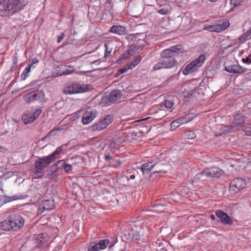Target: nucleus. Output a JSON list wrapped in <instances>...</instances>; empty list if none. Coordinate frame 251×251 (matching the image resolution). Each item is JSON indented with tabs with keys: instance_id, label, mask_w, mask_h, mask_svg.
I'll use <instances>...</instances> for the list:
<instances>
[{
	"instance_id": "f8f14e48",
	"label": "nucleus",
	"mask_w": 251,
	"mask_h": 251,
	"mask_svg": "<svg viewBox=\"0 0 251 251\" xmlns=\"http://www.w3.org/2000/svg\"><path fill=\"white\" fill-rule=\"evenodd\" d=\"M54 207V202L53 199L44 200L39 205L38 215L42 214L45 211H49Z\"/></svg>"
},
{
	"instance_id": "9b49d317",
	"label": "nucleus",
	"mask_w": 251,
	"mask_h": 251,
	"mask_svg": "<svg viewBox=\"0 0 251 251\" xmlns=\"http://www.w3.org/2000/svg\"><path fill=\"white\" fill-rule=\"evenodd\" d=\"M223 171L217 167H210L205 169L202 174L208 177H219L223 174Z\"/></svg>"
},
{
	"instance_id": "37998d69",
	"label": "nucleus",
	"mask_w": 251,
	"mask_h": 251,
	"mask_svg": "<svg viewBox=\"0 0 251 251\" xmlns=\"http://www.w3.org/2000/svg\"><path fill=\"white\" fill-rule=\"evenodd\" d=\"M54 74H56L58 76L61 75H63V71L61 70V68L57 67L55 69Z\"/></svg>"
},
{
	"instance_id": "72a5a7b5",
	"label": "nucleus",
	"mask_w": 251,
	"mask_h": 251,
	"mask_svg": "<svg viewBox=\"0 0 251 251\" xmlns=\"http://www.w3.org/2000/svg\"><path fill=\"white\" fill-rule=\"evenodd\" d=\"M236 130H237V128L235 127L233 123L230 126H225L223 129V131L226 133L231 132Z\"/></svg>"
},
{
	"instance_id": "393cba45",
	"label": "nucleus",
	"mask_w": 251,
	"mask_h": 251,
	"mask_svg": "<svg viewBox=\"0 0 251 251\" xmlns=\"http://www.w3.org/2000/svg\"><path fill=\"white\" fill-rule=\"evenodd\" d=\"M250 39H251V27L248 30L247 32L240 36L238 38V40L239 42L243 43Z\"/></svg>"
},
{
	"instance_id": "7c9ffc66",
	"label": "nucleus",
	"mask_w": 251,
	"mask_h": 251,
	"mask_svg": "<svg viewBox=\"0 0 251 251\" xmlns=\"http://www.w3.org/2000/svg\"><path fill=\"white\" fill-rule=\"evenodd\" d=\"M24 100L27 103H30L35 101L33 97H32L31 92L25 95L24 96Z\"/></svg>"
},
{
	"instance_id": "a211bd4d",
	"label": "nucleus",
	"mask_w": 251,
	"mask_h": 251,
	"mask_svg": "<svg viewBox=\"0 0 251 251\" xmlns=\"http://www.w3.org/2000/svg\"><path fill=\"white\" fill-rule=\"evenodd\" d=\"M47 239L48 237L43 233H41L36 235L35 238L36 246H37L38 248H40L43 245H48Z\"/></svg>"
},
{
	"instance_id": "a878e982",
	"label": "nucleus",
	"mask_w": 251,
	"mask_h": 251,
	"mask_svg": "<svg viewBox=\"0 0 251 251\" xmlns=\"http://www.w3.org/2000/svg\"><path fill=\"white\" fill-rule=\"evenodd\" d=\"M216 25L218 32H221L227 29L229 27L230 23L228 20H225L221 24Z\"/></svg>"
},
{
	"instance_id": "b1692460",
	"label": "nucleus",
	"mask_w": 251,
	"mask_h": 251,
	"mask_svg": "<svg viewBox=\"0 0 251 251\" xmlns=\"http://www.w3.org/2000/svg\"><path fill=\"white\" fill-rule=\"evenodd\" d=\"M114 43V41H108L105 43L104 47L105 48V50L104 56L105 57L108 56L112 52Z\"/></svg>"
},
{
	"instance_id": "f704fd0d",
	"label": "nucleus",
	"mask_w": 251,
	"mask_h": 251,
	"mask_svg": "<svg viewBox=\"0 0 251 251\" xmlns=\"http://www.w3.org/2000/svg\"><path fill=\"white\" fill-rule=\"evenodd\" d=\"M30 65H29L28 67H26L25 69L24 70V72L21 75V79L23 80H25L26 78L27 75L29 73V72L30 71Z\"/></svg>"
},
{
	"instance_id": "c85d7f7f",
	"label": "nucleus",
	"mask_w": 251,
	"mask_h": 251,
	"mask_svg": "<svg viewBox=\"0 0 251 251\" xmlns=\"http://www.w3.org/2000/svg\"><path fill=\"white\" fill-rule=\"evenodd\" d=\"M144 48L143 44L140 45H132L130 46V50L134 52L139 53L142 51Z\"/></svg>"
},
{
	"instance_id": "c9c22d12",
	"label": "nucleus",
	"mask_w": 251,
	"mask_h": 251,
	"mask_svg": "<svg viewBox=\"0 0 251 251\" xmlns=\"http://www.w3.org/2000/svg\"><path fill=\"white\" fill-rule=\"evenodd\" d=\"M205 30H206L210 32H218V30L217 28V25H207L204 27L203 28Z\"/></svg>"
},
{
	"instance_id": "1a4fd4ad",
	"label": "nucleus",
	"mask_w": 251,
	"mask_h": 251,
	"mask_svg": "<svg viewBox=\"0 0 251 251\" xmlns=\"http://www.w3.org/2000/svg\"><path fill=\"white\" fill-rule=\"evenodd\" d=\"M87 91V87L85 85H81L78 83H74L72 85L65 87L64 93L67 94H73L80 93Z\"/></svg>"
},
{
	"instance_id": "aec40b11",
	"label": "nucleus",
	"mask_w": 251,
	"mask_h": 251,
	"mask_svg": "<svg viewBox=\"0 0 251 251\" xmlns=\"http://www.w3.org/2000/svg\"><path fill=\"white\" fill-rule=\"evenodd\" d=\"M32 97H33L34 100H40L42 102L46 101L45 95L42 90H38L37 91H33L31 92Z\"/></svg>"
},
{
	"instance_id": "5fc2aeb1",
	"label": "nucleus",
	"mask_w": 251,
	"mask_h": 251,
	"mask_svg": "<svg viewBox=\"0 0 251 251\" xmlns=\"http://www.w3.org/2000/svg\"><path fill=\"white\" fill-rule=\"evenodd\" d=\"M135 177V176L133 175H130L129 176V179H134Z\"/></svg>"
},
{
	"instance_id": "f03ea898",
	"label": "nucleus",
	"mask_w": 251,
	"mask_h": 251,
	"mask_svg": "<svg viewBox=\"0 0 251 251\" xmlns=\"http://www.w3.org/2000/svg\"><path fill=\"white\" fill-rule=\"evenodd\" d=\"M61 150L62 146H60L51 154L38 158L35 162V174L42 175L44 172V169L47 168L50 163L57 158Z\"/></svg>"
},
{
	"instance_id": "ea45409f",
	"label": "nucleus",
	"mask_w": 251,
	"mask_h": 251,
	"mask_svg": "<svg viewBox=\"0 0 251 251\" xmlns=\"http://www.w3.org/2000/svg\"><path fill=\"white\" fill-rule=\"evenodd\" d=\"M244 0H230V3L231 5H233L234 7L239 6L242 2Z\"/></svg>"
},
{
	"instance_id": "20e7f679",
	"label": "nucleus",
	"mask_w": 251,
	"mask_h": 251,
	"mask_svg": "<svg viewBox=\"0 0 251 251\" xmlns=\"http://www.w3.org/2000/svg\"><path fill=\"white\" fill-rule=\"evenodd\" d=\"M21 4V0H0V12L3 16H11L18 10Z\"/></svg>"
},
{
	"instance_id": "5701e85b",
	"label": "nucleus",
	"mask_w": 251,
	"mask_h": 251,
	"mask_svg": "<svg viewBox=\"0 0 251 251\" xmlns=\"http://www.w3.org/2000/svg\"><path fill=\"white\" fill-rule=\"evenodd\" d=\"M51 171L56 174H61L63 171V160H59L57 164L51 166Z\"/></svg>"
},
{
	"instance_id": "a19ab883",
	"label": "nucleus",
	"mask_w": 251,
	"mask_h": 251,
	"mask_svg": "<svg viewBox=\"0 0 251 251\" xmlns=\"http://www.w3.org/2000/svg\"><path fill=\"white\" fill-rule=\"evenodd\" d=\"M164 104L166 108L170 109L173 106L174 103L172 100H166L164 101Z\"/></svg>"
},
{
	"instance_id": "473e14b6",
	"label": "nucleus",
	"mask_w": 251,
	"mask_h": 251,
	"mask_svg": "<svg viewBox=\"0 0 251 251\" xmlns=\"http://www.w3.org/2000/svg\"><path fill=\"white\" fill-rule=\"evenodd\" d=\"M75 71V69L73 67L71 66H67L64 65V75H69Z\"/></svg>"
},
{
	"instance_id": "680f3d73",
	"label": "nucleus",
	"mask_w": 251,
	"mask_h": 251,
	"mask_svg": "<svg viewBox=\"0 0 251 251\" xmlns=\"http://www.w3.org/2000/svg\"><path fill=\"white\" fill-rule=\"evenodd\" d=\"M54 132V129H53V130H52L50 132H51V133H53Z\"/></svg>"
},
{
	"instance_id": "6e6552de",
	"label": "nucleus",
	"mask_w": 251,
	"mask_h": 251,
	"mask_svg": "<svg viewBox=\"0 0 251 251\" xmlns=\"http://www.w3.org/2000/svg\"><path fill=\"white\" fill-rule=\"evenodd\" d=\"M246 184L245 181L242 178H234L230 183L229 191L231 194H235L243 188Z\"/></svg>"
},
{
	"instance_id": "6e6d98bb",
	"label": "nucleus",
	"mask_w": 251,
	"mask_h": 251,
	"mask_svg": "<svg viewBox=\"0 0 251 251\" xmlns=\"http://www.w3.org/2000/svg\"><path fill=\"white\" fill-rule=\"evenodd\" d=\"M210 218H211V219H212V220H215V216H214V215H213V214H212V215H211V216H210Z\"/></svg>"
},
{
	"instance_id": "79ce46f5",
	"label": "nucleus",
	"mask_w": 251,
	"mask_h": 251,
	"mask_svg": "<svg viewBox=\"0 0 251 251\" xmlns=\"http://www.w3.org/2000/svg\"><path fill=\"white\" fill-rule=\"evenodd\" d=\"M156 1V0H143V2L145 5L148 6H153Z\"/></svg>"
},
{
	"instance_id": "4be33fe9",
	"label": "nucleus",
	"mask_w": 251,
	"mask_h": 251,
	"mask_svg": "<svg viewBox=\"0 0 251 251\" xmlns=\"http://www.w3.org/2000/svg\"><path fill=\"white\" fill-rule=\"evenodd\" d=\"M125 27L121 25H114L112 26L110 29L109 32L118 35H122L125 33Z\"/></svg>"
},
{
	"instance_id": "39448f33",
	"label": "nucleus",
	"mask_w": 251,
	"mask_h": 251,
	"mask_svg": "<svg viewBox=\"0 0 251 251\" xmlns=\"http://www.w3.org/2000/svg\"><path fill=\"white\" fill-rule=\"evenodd\" d=\"M114 116L112 114H106L100 118L99 120L90 126L92 131H101L106 129L114 121Z\"/></svg>"
},
{
	"instance_id": "dca6fc26",
	"label": "nucleus",
	"mask_w": 251,
	"mask_h": 251,
	"mask_svg": "<svg viewBox=\"0 0 251 251\" xmlns=\"http://www.w3.org/2000/svg\"><path fill=\"white\" fill-rule=\"evenodd\" d=\"M225 70L230 73H242L247 71V69L238 65H233L226 67Z\"/></svg>"
},
{
	"instance_id": "052dcab7",
	"label": "nucleus",
	"mask_w": 251,
	"mask_h": 251,
	"mask_svg": "<svg viewBox=\"0 0 251 251\" xmlns=\"http://www.w3.org/2000/svg\"><path fill=\"white\" fill-rule=\"evenodd\" d=\"M211 2H215L217 0H209Z\"/></svg>"
},
{
	"instance_id": "0eeeda50",
	"label": "nucleus",
	"mask_w": 251,
	"mask_h": 251,
	"mask_svg": "<svg viewBox=\"0 0 251 251\" xmlns=\"http://www.w3.org/2000/svg\"><path fill=\"white\" fill-rule=\"evenodd\" d=\"M42 112L40 108H32L23 115L22 120L26 125L32 123L41 115Z\"/></svg>"
},
{
	"instance_id": "7ed1b4c3",
	"label": "nucleus",
	"mask_w": 251,
	"mask_h": 251,
	"mask_svg": "<svg viewBox=\"0 0 251 251\" xmlns=\"http://www.w3.org/2000/svg\"><path fill=\"white\" fill-rule=\"evenodd\" d=\"M171 52L163 50L161 53V57L158 62L153 67L154 70L162 69L172 68L175 67L177 62L173 55H171Z\"/></svg>"
},
{
	"instance_id": "864d4df0",
	"label": "nucleus",
	"mask_w": 251,
	"mask_h": 251,
	"mask_svg": "<svg viewBox=\"0 0 251 251\" xmlns=\"http://www.w3.org/2000/svg\"><path fill=\"white\" fill-rule=\"evenodd\" d=\"M13 61H14V64H17V61H18V58L16 56L14 58Z\"/></svg>"
},
{
	"instance_id": "09e8293b",
	"label": "nucleus",
	"mask_w": 251,
	"mask_h": 251,
	"mask_svg": "<svg viewBox=\"0 0 251 251\" xmlns=\"http://www.w3.org/2000/svg\"><path fill=\"white\" fill-rule=\"evenodd\" d=\"M195 91L191 90L189 91L186 96H185V98H190L194 94Z\"/></svg>"
},
{
	"instance_id": "603ef678",
	"label": "nucleus",
	"mask_w": 251,
	"mask_h": 251,
	"mask_svg": "<svg viewBox=\"0 0 251 251\" xmlns=\"http://www.w3.org/2000/svg\"><path fill=\"white\" fill-rule=\"evenodd\" d=\"M105 159L106 160L111 159L112 157L109 155V154H106L105 156Z\"/></svg>"
},
{
	"instance_id": "8fccbe9b",
	"label": "nucleus",
	"mask_w": 251,
	"mask_h": 251,
	"mask_svg": "<svg viewBox=\"0 0 251 251\" xmlns=\"http://www.w3.org/2000/svg\"><path fill=\"white\" fill-rule=\"evenodd\" d=\"M39 62V60L36 58H34L32 60V62H31V64L30 65V66L31 65H33V64H36V63H38Z\"/></svg>"
},
{
	"instance_id": "423d86ee",
	"label": "nucleus",
	"mask_w": 251,
	"mask_h": 251,
	"mask_svg": "<svg viewBox=\"0 0 251 251\" xmlns=\"http://www.w3.org/2000/svg\"><path fill=\"white\" fill-rule=\"evenodd\" d=\"M205 59L206 57L205 55L201 54L200 55L198 58L192 61L186 66L182 71L183 74L184 75H188V74L196 71L199 67H200L202 65L205 60Z\"/></svg>"
},
{
	"instance_id": "13d9d810",
	"label": "nucleus",
	"mask_w": 251,
	"mask_h": 251,
	"mask_svg": "<svg viewBox=\"0 0 251 251\" xmlns=\"http://www.w3.org/2000/svg\"><path fill=\"white\" fill-rule=\"evenodd\" d=\"M100 62V61H99V60H96V61H94V62H93V63H97V64H98V63H99Z\"/></svg>"
},
{
	"instance_id": "bb28decb",
	"label": "nucleus",
	"mask_w": 251,
	"mask_h": 251,
	"mask_svg": "<svg viewBox=\"0 0 251 251\" xmlns=\"http://www.w3.org/2000/svg\"><path fill=\"white\" fill-rule=\"evenodd\" d=\"M193 117L191 116L190 114H186L183 116H181L177 119L179 124L180 125L187 124L190 122L192 119Z\"/></svg>"
},
{
	"instance_id": "cd10ccee",
	"label": "nucleus",
	"mask_w": 251,
	"mask_h": 251,
	"mask_svg": "<svg viewBox=\"0 0 251 251\" xmlns=\"http://www.w3.org/2000/svg\"><path fill=\"white\" fill-rule=\"evenodd\" d=\"M182 50V46L180 45H177L171 47L170 48L164 50H168L171 52V55H175V54Z\"/></svg>"
},
{
	"instance_id": "9d476101",
	"label": "nucleus",
	"mask_w": 251,
	"mask_h": 251,
	"mask_svg": "<svg viewBox=\"0 0 251 251\" xmlns=\"http://www.w3.org/2000/svg\"><path fill=\"white\" fill-rule=\"evenodd\" d=\"M109 240L107 239L101 240L98 243H91L88 249V251H100L104 249L109 245Z\"/></svg>"
},
{
	"instance_id": "2f4dec72",
	"label": "nucleus",
	"mask_w": 251,
	"mask_h": 251,
	"mask_svg": "<svg viewBox=\"0 0 251 251\" xmlns=\"http://www.w3.org/2000/svg\"><path fill=\"white\" fill-rule=\"evenodd\" d=\"M184 136L188 139H195L196 136V133L193 131H187L184 132Z\"/></svg>"
},
{
	"instance_id": "e2e57ef3",
	"label": "nucleus",
	"mask_w": 251,
	"mask_h": 251,
	"mask_svg": "<svg viewBox=\"0 0 251 251\" xmlns=\"http://www.w3.org/2000/svg\"><path fill=\"white\" fill-rule=\"evenodd\" d=\"M233 8H231L230 11H233Z\"/></svg>"
},
{
	"instance_id": "e433bc0d",
	"label": "nucleus",
	"mask_w": 251,
	"mask_h": 251,
	"mask_svg": "<svg viewBox=\"0 0 251 251\" xmlns=\"http://www.w3.org/2000/svg\"><path fill=\"white\" fill-rule=\"evenodd\" d=\"M243 131L246 134L251 136V124L246 125L243 127Z\"/></svg>"
},
{
	"instance_id": "a18cd8bd",
	"label": "nucleus",
	"mask_w": 251,
	"mask_h": 251,
	"mask_svg": "<svg viewBox=\"0 0 251 251\" xmlns=\"http://www.w3.org/2000/svg\"><path fill=\"white\" fill-rule=\"evenodd\" d=\"M251 56V54H250L249 56L245 58L242 59V62L244 63L247 64H250V57Z\"/></svg>"
},
{
	"instance_id": "4468645a",
	"label": "nucleus",
	"mask_w": 251,
	"mask_h": 251,
	"mask_svg": "<svg viewBox=\"0 0 251 251\" xmlns=\"http://www.w3.org/2000/svg\"><path fill=\"white\" fill-rule=\"evenodd\" d=\"M215 214L223 224L231 225L233 224V221L231 218L226 213H225L223 210H218L216 211Z\"/></svg>"
},
{
	"instance_id": "de8ad7c7",
	"label": "nucleus",
	"mask_w": 251,
	"mask_h": 251,
	"mask_svg": "<svg viewBox=\"0 0 251 251\" xmlns=\"http://www.w3.org/2000/svg\"><path fill=\"white\" fill-rule=\"evenodd\" d=\"M64 169H65V171L67 172H70V171L72 170V167L71 165L70 164H66L64 166Z\"/></svg>"
},
{
	"instance_id": "ddd939ff",
	"label": "nucleus",
	"mask_w": 251,
	"mask_h": 251,
	"mask_svg": "<svg viewBox=\"0 0 251 251\" xmlns=\"http://www.w3.org/2000/svg\"><path fill=\"white\" fill-rule=\"evenodd\" d=\"M97 115L96 110L85 111L82 117V123L85 125L91 123L97 117Z\"/></svg>"
},
{
	"instance_id": "c03bdc74",
	"label": "nucleus",
	"mask_w": 251,
	"mask_h": 251,
	"mask_svg": "<svg viewBox=\"0 0 251 251\" xmlns=\"http://www.w3.org/2000/svg\"><path fill=\"white\" fill-rule=\"evenodd\" d=\"M8 152V149L3 146H0V155H4Z\"/></svg>"
},
{
	"instance_id": "c756f323",
	"label": "nucleus",
	"mask_w": 251,
	"mask_h": 251,
	"mask_svg": "<svg viewBox=\"0 0 251 251\" xmlns=\"http://www.w3.org/2000/svg\"><path fill=\"white\" fill-rule=\"evenodd\" d=\"M142 57L140 56H137L131 63L128 64L129 66V69H132L136 67L141 61Z\"/></svg>"
},
{
	"instance_id": "4d7b16f0",
	"label": "nucleus",
	"mask_w": 251,
	"mask_h": 251,
	"mask_svg": "<svg viewBox=\"0 0 251 251\" xmlns=\"http://www.w3.org/2000/svg\"><path fill=\"white\" fill-rule=\"evenodd\" d=\"M155 172H157V173L163 172V173H166V171H163L162 170H160V171H156Z\"/></svg>"
},
{
	"instance_id": "2eb2a0df",
	"label": "nucleus",
	"mask_w": 251,
	"mask_h": 251,
	"mask_svg": "<svg viewBox=\"0 0 251 251\" xmlns=\"http://www.w3.org/2000/svg\"><path fill=\"white\" fill-rule=\"evenodd\" d=\"M158 164L164 165V163H160V161L158 159H155L151 160V161L144 164L141 168V170H142L143 174L148 173L151 170L153 167Z\"/></svg>"
},
{
	"instance_id": "f257e3e1",
	"label": "nucleus",
	"mask_w": 251,
	"mask_h": 251,
	"mask_svg": "<svg viewBox=\"0 0 251 251\" xmlns=\"http://www.w3.org/2000/svg\"><path fill=\"white\" fill-rule=\"evenodd\" d=\"M25 220L19 214L7 217L0 223V228L6 231H18L24 227Z\"/></svg>"
},
{
	"instance_id": "412c9836",
	"label": "nucleus",
	"mask_w": 251,
	"mask_h": 251,
	"mask_svg": "<svg viewBox=\"0 0 251 251\" xmlns=\"http://www.w3.org/2000/svg\"><path fill=\"white\" fill-rule=\"evenodd\" d=\"M122 96V93L119 90L112 91L109 96L108 101L113 103L119 100Z\"/></svg>"
},
{
	"instance_id": "49530a36",
	"label": "nucleus",
	"mask_w": 251,
	"mask_h": 251,
	"mask_svg": "<svg viewBox=\"0 0 251 251\" xmlns=\"http://www.w3.org/2000/svg\"><path fill=\"white\" fill-rule=\"evenodd\" d=\"M117 142L115 140H112L109 144V148L110 149H113L117 147Z\"/></svg>"
},
{
	"instance_id": "3c124183",
	"label": "nucleus",
	"mask_w": 251,
	"mask_h": 251,
	"mask_svg": "<svg viewBox=\"0 0 251 251\" xmlns=\"http://www.w3.org/2000/svg\"><path fill=\"white\" fill-rule=\"evenodd\" d=\"M63 39V35H60L58 37L57 42L60 43Z\"/></svg>"
},
{
	"instance_id": "6ab92c4d",
	"label": "nucleus",
	"mask_w": 251,
	"mask_h": 251,
	"mask_svg": "<svg viewBox=\"0 0 251 251\" xmlns=\"http://www.w3.org/2000/svg\"><path fill=\"white\" fill-rule=\"evenodd\" d=\"M245 117L242 114H237L234 117L233 124L234 125L237 129L239 127L242 126V125L245 123Z\"/></svg>"
},
{
	"instance_id": "4c0bfd02",
	"label": "nucleus",
	"mask_w": 251,
	"mask_h": 251,
	"mask_svg": "<svg viewBox=\"0 0 251 251\" xmlns=\"http://www.w3.org/2000/svg\"><path fill=\"white\" fill-rule=\"evenodd\" d=\"M180 126L178 121L177 119L173 121L171 123V130L173 131L175 130L177 127H179Z\"/></svg>"
},
{
	"instance_id": "bf43d9fd",
	"label": "nucleus",
	"mask_w": 251,
	"mask_h": 251,
	"mask_svg": "<svg viewBox=\"0 0 251 251\" xmlns=\"http://www.w3.org/2000/svg\"><path fill=\"white\" fill-rule=\"evenodd\" d=\"M117 162L119 164V166H120L121 165V162L120 161H118Z\"/></svg>"
},
{
	"instance_id": "f3484780",
	"label": "nucleus",
	"mask_w": 251,
	"mask_h": 251,
	"mask_svg": "<svg viewBox=\"0 0 251 251\" xmlns=\"http://www.w3.org/2000/svg\"><path fill=\"white\" fill-rule=\"evenodd\" d=\"M161 8L157 10V13L161 15L170 14L172 10V7L169 1H165L162 5H160Z\"/></svg>"
},
{
	"instance_id": "58836bf2",
	"label": "nucleus",
	"mask_w": 251,
	"mask_h": 251,
	"mask_svg": "<svg viewBox=\"0 0 251 251\" xmlns=\"http://www.w3.org/2000/svg\"><path fill=\"white\" fill-rule=\"evenodd\" d=\"M128 70H130V69H129V66H128V65L127 64L125 66H124L123 68L119 70L118 72L117 73V75H119L120 74H124V73L126 72V71Z\"/></svg>"
}]
</instances>
